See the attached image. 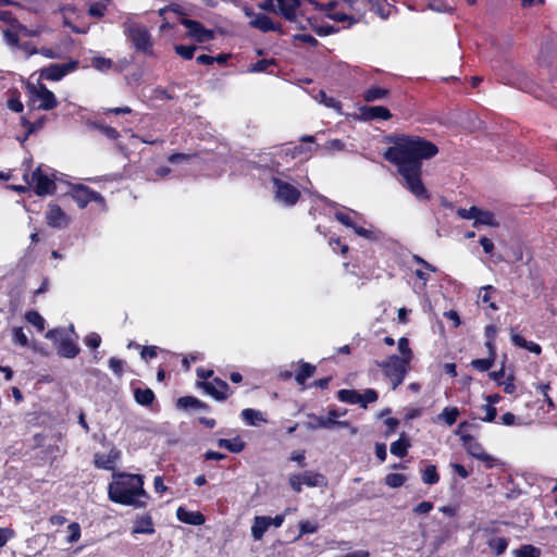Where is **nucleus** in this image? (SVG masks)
<instances>
[{
    "mask_svg": "<svg viewBox=\"0 0 557 557\" xmlns=\"http://www.w3.org/2000/svg\"><path fill=\"white\" fill-rule=\"evenodd\" d=\"M470 426L468 422H462L459 424L457 434L460 435L463 446L466 447L467 451L474 458L487 461L491 459V457L484 451L482 445L474 440L473 436L470 434H467L463 432V429Z\"/></svg>",
    "mask_w": 557,
    "mask_h": 557,
    "instance_id": "423d86ee",
    "label": "nucleus"
},
{
    "mask_svg": "<svg viewBox=\"0 0 557 557\" xmlns=\"http://www.w3.org/2000/svg\"><path fill=\"white\" fill-rule=\"evenodd\" d=\"M154 532L150 518H143L136 522L133 533L136 534H152Z\"/></svg>",
    "mask_w": 557,
    "mask_h": 557,
    "instance_id": "473e14b6",
    "label": "nucleus"
},
{
    "mask_svg": "<svg viewBox=\"0 0 557 557\" xmlns=\"http://www.w3.org/2000/svg\"><path fill=\"white\" fill-rule=\"evenodd\" d=\"M409 362L400 359L399 356L393 355L385 362L381 364L385 375L388 377L392 384V388L395 389L399 386L408 372Z\"/></svg>",
    "mask_w": 557,
    "mask_h": 557,
    "instance_id": "20e7f679",
    "label": "nucleus"
},
{
    "mask_svg": "<svg viewBox=\"0 0 557 557\" xmlns=\"http://www.w3.org/2000/svg\"><path fill=\"white\" fill-rule=\"evenodd\" d=\"M384 152V158L397 165L404 185L418 199H428V190L421 181V161L437 153V147L420 137L400 136Z\"/></svg>",
    "mask_w": 557,
    "mask_h": 557,
    "instance_id": "f257e3e1",
    "label": "nucleus"
},
{
    "mask_svg": "<svg viewBox=\"0 0 557 557\" xmlns=\"http://www.w3.org/2000/svg\"><path fill=\"white\" fill-rule=\"evenodd\" d=\"M318 98L326 107L338 108V103L333 98H329L324 91H320Z\"/></svg>",
    "mask_w": 557,
    "mask_h": 557,
    "instance_id": "bf43d9fd",
    "label": "nucleus"
},
{
    "mask_svg": "<svg viewBox=\"0 0 557 557\" xmlns=\"http://www.w3.org/2000/svg\"><path fill=\"white\" fill-rule=\"evenodd\" d=\"M69 536L67 543L73 544L76 543L81 537V527L78 523L73 522L67 527Z\"/></svg>",
    "mask_w": 557,
    "mask_h": 557,
    "instance_id": "79ce46f5",
    "label": "nucleus"
},
{
    "mask_svg": "<svg viewBox=\"0 0 557 557\" xmlns=\"http://www.w3.org/2000/svg\"><path fill=\"white\" fill-rule=\"evenodd\" d=\"M205 388L207 393L213 396L216 400H224L227 397L226 392L228 389V385L222 380L215 379L213 382L206 383Z\"/></svg>",
    "mask_w": 557,
    "mask_h": 557,
    "instance_id": "a211bd4d",
    "label": "nucleus"
},
{
    "mask_svg": "<svg viewBox=\"0 0 557 557\" xmlns=\"http://www.w3.org/2000/svg\"><path fill=\"white\" fill-rule=\"evenodd\" d=\"M58 352L62 357L74 358L78 355L79 348L73 341L65 338L61 341Z\"/></svg>",
    "mask_w": 557,
    "mask_h": 557,
    "instance_id": "412c9836",
    "label": "nucleus"
},
{
    "mask_svg": "<svg viewBox=\"0 0 557 557\" xmlns=\"http://www.w3.org/2000/svg\"><path fill=\"white\" fill-rule=\"evenodd\" d=\"M310 421L306 422L305 423V426L310 430V431H314L317 429H333L335 428V420L331 417H318L313 413H309L307 416Z\"/></svg>",
    "mask_w": 557,
    "mask_h": 557,
    "instance_id": "f3484780",
    "label": "nucleus"
},
{
    "mask_svg": "<svg viewBox=\"0 0 557 557\" xmlns=\"http://www.w3.org/2000/svg\"><path fill=\"white\" fill-rule=\"evenodd\" d=\"M259 8L264 11L277 12V0H265L259 4Z\"/></svg>",
    "mask_w": 557,
    "mask_h": 557,
    "instance_id": "680f3d73",
    "label": "nucleus"
},
{
    "mask_svg": "<svg viewBox=\"0 0 557 557\" xmlns=\"http://www.w3.org/2000/svg\"><path fill=\"white\" fill-rule=\"evenodd\" d=\"M299 530H300V533L296 540L300 539L304 534L314 533L318 530V527H317V524H314L312 522L301 521L299 523Z\"/></svg>",
    "mask_w": 557,
    "mask_h": 557,
    "instance_id": "09e8293b",
    "label": "nucleus"
},
{
    "mask_svg": "<svg viewBox=\"0 0 557 557\" xmlns=\"http://www.w3.org/2000/svg\"><path fill=\"white\" fill-rule=\"evenodd\" d=\"M294 39L306 42L313 47L318 45V40L313 36L308 34H297L294 36Z\"/></svg>",
    "mask_w": 557,
    "mask_h": 557,
    "instance_id": "13d9d810",
    "label": "nucleus"
},
{
    "mask_svg": "<svg viewBox=\"0 0 557 557\" xmlns=\"http://www.w3.org/2000/svg\"><path fill=\"white\" fill-rule=\"evenodd\" d=\"M85 343L90 348H98L101 343V337L97 333H90L86 339Z\"/></svg>",
    "mask_w": 557,
    "mask_h": 557,
    "instance_id": "4d7b16f0",
    "label": "nucleus"
},
{
    "mask_svg": "<svg viewBox=\"0 0 557 557\" xmlns=\"http://www.w3.org/2000/svg\"><path fill=\"white\" fill-rule=\"evenodd\" d=\"M480 225L496 227L499 225V222L496 220L495 214L493 212L482 210L479 208L478 214L473 222V226L478 227Z\"/></svg>",
    "mask_w": 557,
    "mask_h": 557,
    "instance_id": "aec40b11",
    "label": "nucleus"
},
{
    "mask_svg": "<svg viewBox=\"0 0 557 557\" xmlns=\"http://www.w3.org/2000/svg\"><path fill=\"white\" fill-rule=\"evenodd\" d=\"M271 525V518L264 516H257L253 519L251 527V535L256 541H260L269 527Z\"/></svg>",
    "mask_w": 557,
    "mask_h": 557,
    "instance_id": "6ab92c4d",
    "label": "nucleus"
},
{
    "mask_svg": "<svg viewBox=\"0 0 557 557\" xmlns=\"http://www.w3.org/2000/svg\"><path fill=\"white\" fill-rule=\"evenodd\" d=\"M273 185L275 187V197L278 201L287 206H293L298 201L300 193L293 185L278 178H273Z\"/></svg>",
    "mask_w": 557,
    "mask_h": 557,
    "instance_id": "6e6552de",
    "label": "nucleus"
},
{
    "mask_svg": "<svg viewBox=\"0 0 557 557\" xmlns=\"http://www.w3.org/2000/svg\"><path fill=\"white\" fill-rule=\"evenodd\" d=\"M245 14L251 18L250 26L253 28H257L261 32H276L280 29V25H276L269 16L261 14V13H255L251 9L245 8L244 9Z\"/></svg>",
    "mask_w": 557,
    "mask_h": 557,
    "instance_id": "9b49d317",
    "label": "nucleus"
},
{
    "mask_svg": "<svg viewBox=\"0 0 557 557\" xmlns=\"http://www.w3.org/2000/svg\"><path fill=\"white\" fill-rule=\"evenodd\" d=\"M289 485L295 492H301L302 482L298 474H293L289 476Z\"/></svg>",
    "mask_w": 557,
    "mask_h": 557,
    "instance_id": "052dcab7",
    "label": "nucleus"
},
{
    "mask_svg": "<svg viewBox=\"0 0 557 557\" xmlns=\"http://www.w3.org/2000/svg\"><path fill=\"white\" fill-rule=\"evenodd\" d=\"M47 223L52 227L62 228L67 226L70 218L66 213L57 205H50L47 211Z\"/></svg>",
    "mask_w": 557,
    "mask_h": 557,
    "instance_id": "ddd939ff",
    "label": "nucleus"
},
{
    "mask_svg": "<svg viewBox=\"0 0 557 557\" xmlns=\"http://www.w3.org/2000/svg\"><path fill=\"white\" fill-rule=\"evenodd\" d=\"M88 125L90 127L98 128L99 131H101L103 133V135H106L110 139H116L119 137L117 131L114 129L113 127L106 126V125H99L97 123H89Z\"/></svg>",
    "mask_w": 557,
    "mask_h": 557,
    "instance_id": "37998d69",
    "label": "nucleus"
},
{
    "mask_svg": "<svg viewBox=\"0 0 557 557\" xmlns=\"http://www.w3.org/2000/svg\"><path fill=\"white\" fill-rule=\"evenodd\" d=\"M242 417L249 425H258L259 422L265 421L260 411L251 408L244 409Z\"/></svg>",
    "mask_w": 557,
    "mask_h": 557,
    "instance_id": "c756f323",
    "label": "nucleus"
},
{
    "mask_svg": "<svg viewBox=\"0 0 557 557\" xmlns=\"http://www.w3.org/2000/svg\"><path fill=\"white\" fill-rule=\"evenodd\" d=\"M29 99L35 104L38 102L37 108L41 110H51L58 106V100L54 94L49 90L45 85L38 86L28 85Z\"/></svg>",
    "mask_w": 557,
    "mask_h": 557,
    "instance_id": "39448f33",
    "label": "nucleus"
},
{
    "mask_svg": "<svg viewBox=\"0 0 557 557\" xmlns=\"http://www.w3.org/2000/svg\"><path fill=\"white\" fill-rule=\"evenodd\" d=\"M398 349L401 354L400 359H403L406 362L411 361L413 354L412 350L409 347V341L406 337H401L398 341Z\"/></svg>",
    "mask_w": 557,
    "mask_h": 557,
    "instance_id": "e433bc0d",
    "label": "nucleus"
},
{
    "mask_svg": "<svg viewBox=\"0 0 557 557\" xmlns=\"http://www.w3.org/2000/svg\"><path fill=\"white\" fill-rule=\"evenodd\" d=\"M438 480H440V476L436 471V467L433 465L428 466L422 473L423 483L432 485V484L437 483Z\"/></svg>",
    "mask_w": 557,
    "mask_h": 557,
    "instance_id": "c9c22d12",
    "label": "nucleus"
},
{
    "mask_svg": "<svg viewBox=\"0 0 557 557\" xmlns=\"http://www.w3.org/2000/svg\"><path fill=\"white\" fill-rule=\"evenodd\" d=\"M459 416V410L456 407H446L444 410L440 413L438 418L443 419L448 425H453L457 417Z\"/></svg>",
    "mask_w": 557,
    "mask_h": 557,
    "instance_id": "4c0bfd02",
    "label": "nucleus"
},
{
    "mask_svg": "<svg viewBox=\"0 0 557 557\" xmlns=\"http://www.w3.org/2000/svg\"><path fill=\"white\" fill-rule=\"evenodd\" d=\"M181 24L188 29V35L196 41L202 44L213 39V32L203 27V25L197 21L183 17Z\"/></svg>",
    "mask_w": 557,
    "mask_h": 557,
    "instance_id": "9d476101",
    "label": "nucleus"
},
{
    "mask_svg": "<svg viewBox=\"0 0 557 557\" xmlns=\"http://www.w3.org/2000/svg\"><path fill=\"white\" fill-rule=\"evenodd\" d=\"M478 210L479 208L473 206L469 209H465V208H460L457 210V214L458 216H460L461 219H466V220H475V216L478 214Z\"/></svg>",
    "mask_w": 557,
    "mask_h": 557,
    "instance_id": "49530a36",
    "label": "nucleus"
},
{
    "mask_svg": "<svg viewBox=\"0 0 557 557\" xmlns=\"http://www.w3.org/2000/svg\"><path fill=\"white\" fill-rule=\"evenodd\" d=\"M360 119L363 121H374V120H389L392 114L388 109L380 106L375 107H361L359 109Z\"/></svg>",
    "mask_w": 557,
    "mask_h": 557,
    "instance_id": "4468645a",
    "label": "nucleus"
},
{
    "mask_svg": "<svg viewBox=\"0 0 557 557\" xmlns=\"http://www.w3.org/2000/svg\"><path fill=\"white\" fill-rule=\"evenodd\" d=\"M314 30L319 36H326L333 34L335 28L332 25H323L314 27Z\"/></svg>",
    "mask_w": 557,
    "mask_h": 557,
    "instance_id": "774afa93",
    "label": "nucleus"
},
{
    "mask_svg": "<svg viewBox=\"0 0 557 557\" xmlns=\"http://www.w3.org/2000/svg\"><path fill=\"white\" fill-rule=\"evenodd\" d=\"M513 557H540V548L533 545H522L521 547L512 550Z\"/></svg>",
    "mask_w": 557,
    "mask_h": 557,
    "instance_id": "7c9ffc66",
    "label": "nucleus"
},
{
    "mask_svg": "<svg viewBox=\"0 0 557 557\" xmlns=\"http://www.w3.org/2000/svg\"><path fill=\"white\" fill-rule=\"evenodd\" d=\"M410 444L405 438V435L401 434L400 438L393 442L391 444V453L397 457H405L407 455V450L409 448Z\"/></svg>",
    "mask_w": 557,
    "mask_h": 557,
    "instance_id": "bb28decb",
    "label": "nucleus"
},
{
    "mask_svg": "<svg viewBox=\"0 0 557 557\" xmlns=\"http://www.w3.org/2000/svg\"><path fill=\"white\" fill-rule=\"evenodd\" d=\"M135 400L141 406H149L154 400V394L150 388H136L134 392Z\"/></svg>",
    "mask_w": 557,
    "mask_h": 557,
    "instance_id": "393cba45",
    "label": "nucleus"
},
{
    "mask_svg": "<svg viewBox=\"0 0 557 557\" xmlns=\"http://www.w3.org/2000/svg\"><path fill=\"white\" fill-rule=\"evenodd\" d=\"M326 16L335 22H346V21H349L350 23H355L356 20L346 14V13H342V12H329L326 13Z\"/></svg>",
    "mask_w": 557,
    "mask_h": 557,
    "instance_id": "8fccbe9b",
    "label": "nucleus"
},
{
    "mask_svg": "<svg viewBox=\"0 0 557 557\" xmlns=\"http://www.w3.org/2000/svg\"><path fill=\"white\" fill-rule=\"evenodd\" d=\"M335 218L339 223L344 224L345 226L350 228L355 227V223L352 222L351 218L348 214L344 212H336Z\"/></svg>",
    "mask_w": 557,
    "mask_h": 557,
    "instance_id": "6e6d98bb",
    "label": "nucleus"
},
{
    "mask_svg": "<svg viewBox=\"0 0 557 557\" xmlns=\"http://www.w3.org/2000/svg\"><path fill=\"white\" fill-rule=\"evenodd\" d=\"M388 89L373 86L363 92V99L367 102H373L385 98L388 95Z\"/></svg>",
    "mask_w": 557,
    "mask_h": 557,
    "instance_id": "b1692460",
    "label": "nucleus"
},
{
    "mask_svg": "<svg viewBox=\"0 0 557 557\" xmlns=\"http://www.w3.org/2000/svg\"><path fill=\"white\" fill-rule=\"evenodd\" d=\"M361 407L366 408L368 403H373L377 399V393L374 389L369 388L361 394Z\"/></svg>",
    "mask_w": 557,
    "mask_h": 557,
    "instance_id": "603ef678",
    "label": "nucleus"
},
{
    "mask_svg": "<svg viewBox=\"0 0 557 557\" xmlns=\"http://www.w3.org/2000/svg\"><path fill=\"white\" fill-rule=\"evenodd\" d=\"M487 545L495 556H499L507 549L508 541L505 537L494 536L488 540Z\"/></svg>",
    "mask_w": 557,
    "mask_h": 557,
    "instance_id": "a878e982",
    "label": "nucleus"
},
{
    "mask_svg": "<svg viewBox=\"0 0 557 557\" xmlns=\"http://www.w3.org/2000/svg\"><path fill=\"white\" fill-rule=\"evenodd\" d=\"M24 178L30 185H34L35 191L39 196L51 195L55 190L54 181L46 175L40 168H37L30 175V182L28 175H24Z\"/></svg>",
    "mask_w": 557,
    "mask_h": 557,
    "instance_id": "0eeeda50",
    "label": "nucleus"
},
{
    "mask_svg": "<svg viewBox=\"0 0 557 557\" xmlns=\"http://www.w3.org/2000/svg\"><path fill=\"white\" fill-rule=\"evenodd\" d=\"M216 444L220 448H225L234 454H238L245 448V443L239 437L233 440L220 438Z\"/></svg>",
    "mask_w": 557,
    "mask_h": 557,
    "instance_id": "4be33fe9",
    "label": "nucleus"
},
{
    "mask_svg": "<svg viewBox=\"0 0 557 557\" xmlns=\"http://www.w3.org/2000/svg\"><path fill=\"white\" fill-rule=\"evenodd\" d=\"M302 0H277V12L289 22H296L297 10L300 9Z\"/></svg>",
    "mask_w": 557,
    "mask_h": 557,
    "instance_id": "2eb2a0df",
    "label": "nucleus"
},
{
    "mask_svg": "<svg viewBox=\"0 0 557 557\" xmlns=\"http://www.w3.org/2000/svg\"><path fill=\"white\" fill-rule=\"evenodd\" d=\"M355 231V233L361 237H364V238H368V239H372L374 238L373 236V232L370 231V230H367V228H363L361 226H357L355 224V227L352 228Z\"/></svg>",
    "mask_w": 557,
    "mask_h": 557,
    "instance_id": "69168bd1",
    "label": "nucleus"
},
{
    "mask_svg": "<svg viewBox=\"0 0 557 557\" xmlns=\"http://www.w3.org/2000/svg\"><path fill=\"white\" fill-rule=\"evenodd\" d=\"M175 51L178 55H181L183 59L189 60L194 57V53L196 51L195 46H176Z\"/></svg>",
    "mask_w": 557,
    "mask_h": 557,
    "instance_id": "c03bdc74",
    "label": "nucleus"
},
{
    "mask_svg": "<svg viewBox=\"0 0 557 557\" xmlns=\"http://www.w3.org/2000/svg\"><path fill=\"white\" fill-rule=\"evenodd\" d=\"M406 481V476L400 473H389L385 476V483L389 487H400Z\"/></svg>",
    "mask_w": 557,
    "mask_h": 557,
    "instance_id": "58836bf2",
    "label": "nucleus"
},
{
    "mask_svg": "<svg viewBox=\"0 0 557 557\" xmlns=\"http://www.w3.org/2000/svg\"><path fill=\"white\" fill-rule=\"evenodd\" d=\"M109 367L117 375H121L123 372V361L121 359L112 357L109 360Z\"/></svg>",
    "mask_w": 557,
    "mask_h": 557,
    "instance_id": "5fc2aeb1",
    "label": "nucleus"
},
{
    "mask_svg": "<svg viewBox=\"0 0 557 557\" xmlns=\"http://www.w3.org/2000/svg\"><path fill=\"white\" fill-rule=\"evenodd\" d=\"M315 371V367L308 363V362H301L299 370L295 376L296 382L299 385L305 384L306 380L313 375Z\"/></svg>",
    "mask_w": 557,
    "mask_h": 557,
    "instance_id": "cd10ccee",
    "label": "nucleus"
},
{
    "mask_svg": "<svg viewBox=\"0 0 557 557\" xmlns=\"http://www.w3.org/2000/svg\"><path fill=\"white\" fill-rule=\"evenodd\" d=\"M141 357L144 359H152L154 357H157V347L156 346H146L144 347L143 351H141Z\"/></svg>",
    "mask_w": 557,
    "mask_h": 557,
    "instance_id": "338daca9",
    "label": "nucleus"
},
{
    "mask_svg": "<svg viewBox=\"0 0 557 557\" xmlns=\"http://www.w3.org/2000/svg\"><path fill=\"white\" fill-rule=\"evenodd\" d=\"M493 363H494L493 357H488V358H484V359H474L471 361V366L481 372L490 370L491 367L493 366Z\"/></svg>",
    "mask_w": 557,
    "mask_h": 557,
    "instance_id": "a19ab883",
    "label": "nucleus"
},
{
    "mask_svg": "<svg viewBox=\"0 0 557 557\" xmlns=\"http://www.w3.org/2000/svg\"><path fill=\"white\" fill-rule=\"evenodd\" d=\"M104 11H106V5L104 4H102V3H94V4H91L89 7L88 13L91 16L101 17V16H103Z\"/></svg>",
    "mask_w": 557,
    "mask_h": 557,
    "instance_id": "864d4df0",
    "label": "nucleus"
},
{
    "mask_svg": "<svg viewBox=\"0 0 557 557\" xmlns=\"http://www.w3.org/2000/svg\"><path fill=\"white\" fill-rule=\"evenodd\" d=\"M124 34L132 40L135 49L148 53L151 51L152 41L148 29L127 17L123 23Z\"/></svg>",
    "mask_w": 557,
    "mask_h": 557,
    "instance_id": "7ed1b4c3",
    "label": "nucleus"
},
{
    "mask_svg": "<svg viewBox=\"0 0 557 557\" xmlns=\"http://www.w3.org/2000/svg\"><path fill=\"white\" fill-rule=\"evenodd\" d=\"M298 475L301 479L302 485L305 484L307 486L314 487V486H321V485L325 484L324 476L320 473H315L312 471H306Z\"/></svg>",
    "mask_w": 557,
    "mask_h": 557,
    "instance_id": "5701e85b",
    "label": "nucleus"
},
{
    "mask_svg": "<svg viewBox=\"0 0 557 557\" xmlns=\"http://www.w3.org/2000/svg\"><path fill=\"white\" fill-rule=\"evenodd\" d=\"M338 399L348 404H361V394L355 389H341L337 394Z\"/></svg>",
    "mask_w": 557,
    "mask_h": 557,
    "instance_id": "c85d7f7f",
    "label": "nucleus"
},
{
    "mask_svg": "<svg viewBox=\"0 0 557 557\" xmlns=\"http://www.w3.org/2000/svg\"><path fill=\"white\" fill-rule=\"evenodd\" d=\"M176 517L180 521L190 525H201L205 523V516L199 511H188L184 507H178Z\"/></svg>",
    "mask_w": 557,
    "mask_h": 557,
    "instance_id": "dca6fc26",
    "label": "nucleus"
},
{
    "mask_svg": "<svg viewBox=\"0 0 557 557\" xmlns=\"http://www.w3.org/2000/svg\"><path fill=\"white\" fill-rule=\"evenodd\" d=\"M482 410L485 412V416L482 418V421L492 422L495 419L497 410L491 404L483 405Z\"/></svg>",
    "mask_w": 557,
    "mask_h": 557,
    "instance_id": "3c124183",
    "label": "nucleus"
},
{
    "mask_svg": "<svg viewBox=\"0 0 557 557\" xmlns=\"http://www.w3.org/2000/svg\"><path fill=\"white\" fill-rule=\"evenodd\" d=\"M46 123V117L42 116L35 122H29L25 117H22V125L26 127L25 138H28L32 134L42 128Z\"/></svg>",
    "mask_w": 557,
    "mask_h": 557,
    "instance_id": "2f4dec72",
    "label": "nucleus"
},
{
    "mask_svg": "<svg viewBox=\"0 0 557 557\" xmlns=\"http://www.w3.org/2000/svg\"><path fill=\"white\" fill-rule=\"evenodd\" d=\"M71 196L81 208H85L90 201L99 203L104 201L103 197L99 193L82 184L74 185L71 188Z\"/></svg>",
    "mask_w": 557,
    "mask_h": 557,
    "instance_id": "1a4fd4ad",
    "label": "nucleus"
},
{
    "mask_svg": "<svg viewBox=\"0 0 557 557\" xmlns=\"http://www.w3.org/2000/svg\"><path fill=\"white\" fill-rule=\"evenodd\" d=\"M433 504L431 502H422L414 507L417 513H428L432 510Z\"/></svg>",
    "mask_w": 557,
    "mask_h": 557,
    "instance_id": "e2e57ef3",
    "label": "nucleus"
},
{
    "mask_svg": "<svg viewBox=\"0 0 557 557\" xmlns=\"http://www.w3.org/2000/svg\"><path fill=\"white\" fill-rule=\"evenodd\" d=\"M12 535L13 533L10 529L0 528V547L4 546Z\"/></svg>",
    "mask_w": 557,
    "mask_h": 557,
    "instance_id": "0e129e2a",
    "label": "nucleus"
},
{
    "mask_svg": "<svg viewBox=\"0 0 557 557\" xmlns=\"http://www.w3.org/2000/svg\"><path fill=\"white\" fill-rule=\"evenodd\" d=\"M13 341L20 344L21 346H27L28 338L22 327L13 329Z\"/></svg>",
    "mask_w": 557,
    "mask_h": 557,
    "instance_id": "de8ad7c7",
    "label": "nucleus"
},
{
    "mask_svg": "<svg viewBox=\"0 0 557 557\" xmlns=\"http://www.w3.org/2000/svg\"><path fill=\"white\" fill-rule=\"evenodd\" d=\"M112 61L102 57H95L91 60V65L98 71L106 72L112 67Z\"/></svg>",
    "mask_w": 557,
    "mask_h": 557,
    "instance_id": "ea45409f",
    "label": "nucleus"
},
{
    "mask_svg": "<svg viewBox=\"0 0 557 557\" xmlns=\"http://www.w3.org/2000/svg\"><path fill=\"white\" fill-rule=\"evenodd\" d=\"M272 64H274L273 59L259 60L250 66L249 72H252V73L264 72Z\"/></svg>",
    "mask_w": 557,
    "mask_h": 557,
    "instance_id": "a18cd8bd",
    "label": "nucleus"
},
{
    "mask_svg": "<svg viewBox=\"0 0 557 557\" xmlns=\"http://www.w3.org/2000/svg\"><path fill=\"white\" fill-rule=\"evenodd\" d=\"M28 323L33 324L39 332L45 330V319L37 311H28L25 314Z\"/></svg>",
    "mask_w": 557,
    "mask_h": 557,
    "instance_id": "f704fd0d",
    "label": "nucleus"
},
{
    "mask_svg": "<svg viewBox=\"0 0 557 557\" xmlns=\"http://www.w3.org/2000/svg\"><path fill=\"white\" fill-rule=\"evenodd\" d=\"M76 62L67 64H52L40 72V77L48 81H59L76 67Z\"/></svg>",
    "mask_w": 557,
    "mask_h": 557,
    "instance_id": "f8f14e48",
    "label": "nucleus"
},
{
    "mask_svg": "<svg viewBox=\"0 0 557 557\" xmlns=\"http://www.w3.org/2000/svg\"><path fill=\"white\" fill-rule=\"evenodd\" d=\"M177 405L182 408H195V409H206L207 406L201 403L199 399L191 397V396H185L181 397L177 401Z\"/></svg>",
    "mask_w": 557,
    "mask_h": 557,
    "instance_id": "72a5a7b5",
    "label": "nucleus"
},
{
    "mask_svg": "<svg viewBox=\"0 0 557 557\" xmlns=\"http://www.w3.org/2000/svg\"><path fill=\"white\" fill-rule=\"evenodd\" d=\"M148 495L144 490V480L139 474L121 473L109 486V498L117 504L141 508Z\"/></svg>",
    "mask_w": 557,
    "mask_h": 557,
    "instance_id": "f03ea898",
    "label": "nucleus"
}]
</instances>
